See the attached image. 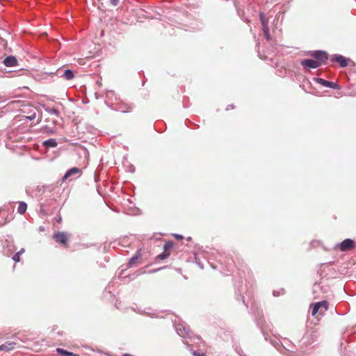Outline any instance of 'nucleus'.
Instances as JSON below:
<instances>
[{"label":"nucleus","instance_id":"obj_4","mask_svg":"<svg viewBox=\"0 0 356 356\" xmlns=\"http://www.w3.org/2000/svg\"><path fill=\"white\" fill-rule=\"evenodd\" d=\"M355 242L352 239L347 238L342 241L341 243L337 244L336 248H339L342 252L348 251L354 248Z\"/></svg>","mask_w":356,"mask_h":356},{"label":"nucleus","instance_id":"obj_13","mask_svg":"<svg viewBox=\"0 0 356 356\" xmlns=\"http://www.w3.org/2000/svg\"><path fill=\"white\" fill-rule=\"evenodd\" d=\"M15 343L14 342H6L1 344V351L3 350H11L15 348Z\"/></svg>","mask_w":356,"mask_h":356},{"label":"nucleus","instance_id":"obj_14","mask_svg":"<svg viewBox=\"0 0 356 356\" xmlns=\"http://www.w3.org/2000/svg\"><path fill=\"white\" fill-rule=\"evenodd\" d=\"M74 72L70 69L66 70L62 75V77L65 80H71L74 78Z\"/></svg>","mask_w":356,"mask_h":356},{"label":"nucleus","instance_id":"obj_25","mask_svg":"<svg viewBox=\"0 0 356 356\" xmlns=\"http://www.w3.org/2000/svg\"><path fill=\"white\" fill-rule=\"evenodd\" d=\"M175 237H176L177 238H178V239H182V238H183V236H181V235H177H177H175Z\"/></svg>","mask_w":356,"mask_h":356},{"label":"nucleus","instance_id":"obj_2","mask_svg":"<svg viewBox=\"0 0 356 356\" xmlns=\"http://www.w3.org/2000/svg\"><path fill=\"white\" fill-rule=\"evenodd\" d=\"M311 56L315 58L316 63H319V67L322 65L325 64L327 60H328V55L327 52L321 50L312 51L308 53Z\"/></svg>","mask_w":356,"mask_h":356},{"label":"nucleus","instance_id":"obj_1","mask_svg":"<svg viewBox=\"0 0 356 356\" xmlns=\"http://www.w3.org/2000/svg\"><path fill=\"white\" fill-rule=\"evenodd\" d=\"M330 61L332 63H337L340 67H355V63L350 58L339 54H334L330 57Z\"/></svg>","mask_w":356,"mask_h":356},{"label":"nucleus","instance_id":"obj_21","mask_svg":"<svg viewBox=\"0 0 356 356\" xmlns=\"http://www.w3.org/2000/svg\"><path fill=\"white\" fill-rule=\"evenodd\" d=\"M111 3L113 6H116L119 3V0H111Z\"/></svg>","mask_w":356,"mask_h":356},{"label":"nucleus","instance_id":"obj_27","mask_svg":"<svg viewBox=\"0 0 356 356\" xmlns=\"http://www.w3.org/2000/svg\"><path fill=\"white\" fill-rule=\"evenodd\" d=\"M62 67H66V65H63Z\"/></svg>","mask_w":356,"mask_h":356},{"label":"nucleus","instance_id":"obj_26","mask_svg":"<svg viewBox=\"0 0 356 356\" xmlns=\"http://www.w3.org/2000/svg\"><path fill=\"white\" fill-rule=\"evenodd\" d=\"M123 356H134V355H130V354H127V353H126V354H124V355H123Z\"/></svg>","mask_w":356,"mask_h":356},{"label":"nucleus","instance_id":"obj_19","mask_svg":"<svg viewBox=\"0 0 356 356\" xmlns=\"http://www.w3.org/2000/svg\"><path fill=\"white\" fill-rule=\"evenodd\" d=\"M172 247V243L171 242L166 243L164 245V249L168 250L169 248H171Z\"/></svg>","mask_w":356,"mask_h":356},{"label":"nucleus","instance_id":"obj_16","mask_svg":"<svg viewBox=\"0 0 356 356\" xmlns=\"http://www.w3.org/2000/svg\"><path fill=\"white\" fill-rule=\"evenodd\" d=\"M26 209H27V204L25 202H22L19 204L17 211L20 214H24L26 212Z\"/></svg>","mask_w":356,"mask_h":356},{"label":"nucleus","instance_id":"obj_24","mask_svg":"<svg viewBox=\"0 0 356 356\" xmlns=\"http://www.w3.org/2000/svg\"><path fill=\"white\" fill-rule=\"evenodd\" d=\"M1 46L3 45L5 47L6 45L5 40L2 38H1Z\"/></svg>","mask_w":356,"mask_h":356},{"label":"nucleus","instance_id":"obj_23","mask_svg":"<svg viewBox=\"0 0 356 356\" xmlns=\"http://www.w3.org/2000/svg\"><path fill=\"white\" fill-rule=\"evenodd\" d=\"M167 257V255H165V254H160L158 256V257H159L161 259H165Z\"/></svg>","mask_w":356,"mask_h":356},{"label":"nucleus","instance_id":"obj_18","mask_svg":"<svg viewBox=\"0 0 356 356\" xmlns=\"http://www.w3.org/2000/svg\"><path fill=\"white\" fill-rule=\"evenodd\" d=\"M24 252V250H21L18 252H17L13 257V259L15 262H19L20 261V255Z\"/></svg>","mask_w":356,"mask_h":356},{"label":"nucleus","instance_id":"obj_17","mask_svg":"<svg viewBox=\"0 0 356 356\" xmlns=\"http://www.w3.org/2000/svg\"><path fill=\"white\" fill-rule=\"evenodd\" d=\"M262 30H263L265 38L267 40H270L271 39V35H270L268 27L262 28Z\"/></svg>","mask_w":356,"mask_h":356},{"label":"nucleus","instance_id":"obj_9","mask_svg":"<svg viewBox=\"0 0 356 356\" xmlns=\"http://www.w3.org/2000/svg\"><path fill=\"white\" fill-rule=\"evenodd\" d=\"M316 62L313 59H303L301 60V65L302 67H319V63Z\"/></svg>","mask_w":356,"mask_h":356},{"label":"nucleus","instance_id":"obj_20","mask_svg":"<svg viewBox=\"0 0 356 356\" xmlns=\"http://www.w3.org/2000/svg\"><path fill=\"white\" fill-rule=\"evenodd\" d=\"M49 113H51V114L56 115H58V111H57L56 108H51V109L49 110Z\"/></svg>","mask_w":356,"mask_h":356},{"label":"nucleus","instance_id":"obj_5","mask_svg":"<svg viewBox=\"0 0 356 356\" xmlns=\"http://www.w3.org/2000/svg\"><path fill=\"white\" fill-rule=\"evenodd\" d=\"M321 307H323L325 311L327 310V301H321L314 304L312 309V316H315L318 313Z\"/></svg>","mask_w":356,"mask_h":356},{"label":"nucleus","instance_id":"obj_10","mask_svg":"<svg viewBox=\"0 0 356 356\" xmlns=\"http://www.w3.org/2000/svg\"><path fill=\"white\" fill-rule=\"evenodd\" d=\"M140 259H141V254H140V250H138V251H137V252L136 253V254L130 259V260H129V264H128V266H129V267H131V266H134V265H135V264L137 263V261H138V260H140Z\"/></svg>","mask_w":356,"mask_h":356},{"label":"nucleus","instance_id":"obj_6","mask_svg":"<svg viewBox=\"0 0 356 356\" xmlns=\"http://www.w3.org/2000/svg\"><path fill=\"white\" fill-rule=\"evenodd\" d=\"M3 63L6 67H15L17 65V60L15 56H9L3 60Z\"/></svg>","mask_w":356,"mask_h":356},{"label":"nucleus","instance_id":"obj_8","mask_svg":"<svg viewBox=\"0 0 356 356\" xmlns=\"http://www.w3.org/2000/svg\"><path fill=\"white\" fill-rule=\"evenodd\" d=\"M79 173H81V170L79 168H76V167L72 168L70 169L69 170H67V172L65 174V175L63 177V181H65L72 175L79 174Z\"/></svg>","mask_w":356,"mask_h":356},{"label":"nucleus","instance_id":"obj_3","mask_svg":"<svg viewBox=\"0 0 356 356\" xmlns=\"http://www.w3.org/2000/svg\"><path fill=\"white\" fill-rule=\"evenodd\" d=\"M53 238L58 243L63 245L65 248L68 247L69 236L63 232H58L54 234Z\"/></svg>","mask_w":356,"mask_h":356},{"label":"nucleus","instance_id":"obj_22","mask_svg":"<svg viewBox=\"0 0 356 356\" xmlns=\"http://www.w3.org/2000/svg\"><path fill=\"white\" fill-rule=\"evenodd\" d=\"M193 356H205L204 354L197 353V351H193Z\"/></svg>","mask_w":356,"mask_h":356},{"label":"nucleus","instance_id":"obj_15","mask_svg":"<svg viewBox=\"0 0 356 356\" xmlns=\"http://www.w3.org/2000/svg\"><path fill=\"white\" fill-rule=\"evenodd\" d=\"M43 145L47 147H55L57 146V142L55 139L51 138L44 141Z\"/></svg>","mask_w":356,"mask_h":356},{"label":"nucleus","instance_id":"obj_12","mask_svg":"<svg viewBox=\"0 0 356 356\" xmlns=\"http://www.w3.org/2000/svg\"><path fill=\"white\" fill-rule=\"evenodd\" d=\"M56 351L61 356H79L77 354H74L72 352H69L60 348H58L56 349Z\"/></svg>","mask_w":356,"mask_h":356},{"label":"nucleus","instance_id":"obj_11","mask_svg":"<svg viewBox=\"0 0 356 356\" xmlns=\"http://www.w3.org/2000/svg\"><path fill=\"white\" fill-rule=\"evenodd\" d=\"M259 19L262 25V28L268 27V18L263 12L259 13Z\"/></svg>","mask_w":356,"mask_h":356},{"label":"nucleus","instance_id":"obj_7","mask_svg":"<svg viewBox=\"0 0 356 356\" xmlns=\"http://www.w3.org/2000/svg\"><path fill=\"white\" fill-rule=\"evenodd\" d=\"M314 80L323 86L335 88L336 84L334 82L328 81L321 78H314Z\"/></svg>","mask_w":356,"mask_h":356}]
</instances>
